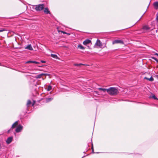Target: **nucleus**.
<instances>
[{"mask_svg": "<svg viewBox=\"0 0 158 158\" xmlns=\"http://www.w3.org/2000/svg\"><path fill=\"white\" fill-rule=\"evenodd\" d=\"M32 63H35L36 64H39L40 63L39 62H37L35 61H32Z\"/></svg>", "mask_w": 158, "mask_h": 158, "instance_id": "obj_24", "label": "nucleus"}, {"mask_svg": "<svg viewBox=\"0 0 158 158\" xmlns=\"http://www.w3.org/2000/svg\"><path fill=\"white\" fill-rule=\"evenodd\" d=\"M5 31V30L4 29H1V30H0V32L3 31Z\"/></svg>", "mask_w": 158, "mask_h": 158, "instance_id": "obj_26", "label": "nucleus"}, {"mask_svg": "<svg viewBox=\"0 0 158 158\" xmlns=\"http://www.w3.org/2000/svg\"><path fill=\"white\" fill-rule=\"evenodd\" d=\"M0 66H1V63H0Z\"/></svg>", "mask_w": 158, "mask_h": 158, "instance_id": "obj_34", "label": "nucleus"}, {"mask_svg": "<svg viewBox=\"0 0 158 158\" xmlns=\"http://www.w3.org/2000/svg\"><path fill=\"white\" fill-rule=\"evenodd\" d=\"M44 4H40L35 6V10L37 11H40L44 8Z\"/></svg>", "mask_w": 158, "mask_h": 158, "instance_id": "obj_2", "label": "nucleus"}, {"mask_svg": "<svg viewBox=\"0 0 158 158\" xmlns=\"http://www.w3.org/2000/svg\"><path fill=\"white\" fill-rule=\"evenodd\" d=\"M152 97L155 100L157 99V98L155 96L154 94H153L152 96Z\"/></svg>", "mask_w": 158, "mask_h": 158, "instance_id": "obj_23", "label": "nucleus"}, {"mask_svg": "<svg viewBox=\"0 0 158 158\" xmlns=\"http://www.w3.org/2000/svg\"><path fill=\"white\" fill-rule=\"evenodd\" d=\"M25 48L31 51L33 50L31 45L30 44L27 45L26 47H25Z\"/></svg>", "mask_w": 158, "mask_h": 158, "instance_id": "obj_6", "label": "nucleus"}, {"mask_svg": "<svg viewBox=\"0 0 158 158\" xmlns=\"http://www.w3.org/2000/svg\"><path fill=\"white\" fill-rule=\"evenodd\" d=\"M62 33L64 34H66V32H64V31H62Z\"/></svg>", "mask_w": 158, "mask_h": 158, "instance_id": "obj_31", "label": "nucleus"}, {"mask_svg": "<svg viewBox=\"0 0 158 158\" xmlns=\"http://www.w3.org/2000/svg\"><path fill=\"white\" fill-rule=\"evenodd\" d=\"M34 103H33L32 104V106H34Z\"/></svg>", "mask_w": 158, "mask_h": 158, "instance_id": "obj_32", "label": "nucleus"}, {"mask_svg": "<svg viewBox=\"0 0 158 158\" xmlns=\"http://www.w3.org/2000/svg\"><path fill=\"white\" fill-rule=\"evenodd\" d=\"M154 55H156L158 56V53H156L154 54Z\"/></svg>", "mask_w": 158, "mask_h": 158, "instance_id": "obj_30", "label": "nucleus"}, {"mask_svg": "<svg viewBox=\"0 0 158 158\" xmlns=\"http://www.w3.org/2000/svg\"><path fill=\"white\" fill-rule=\"evenodd\" d=\"M91 41L89 39H87L86 40H85L83 42V44L84 45H87L88 44H89V43H90L91 42Z\"/></svg>", "mask_w": 158, "mask_h": 158, "instance_id": "obj_5", "label": "nucleus"}, {"mask_svg": "<svg viewBox=\"0 0 158 158\" xmlns=\"http://www.w3.org/2000/svg\"><path fill=\"white\" fill-rule=\"evenodd\" d=\"M98 89L99 90L102 91L104 92H105L106 91H107V89L102 88H98Z\"/></svg>", "mask_w": 158, "mask_h": 158, "instance_id": "obj_19", "label": "nucleus"}, {"mask_svg": "<svg viewBox=\"0 0 158 158\" xmlns=\"http://www.w3.org/2000/svg\"><path fill=\"white\" fill-rule=\"evenodd\" d=\"M144 79H146L151 81H154V78L151 76L150 78H148L146 77H144Z\"/></svg>", "mask_w": 158, "mask_h": 158, "instance_id": "obj_12", "label": "nucleus"}, {"mask_svg": "<svg viewBox=\"0 0 158 158\" xmlns=\"http://www.w3.org/2000/svg\"><path fill=\"white\" fill-rule=\"evenodd\" d=\"M144 31H147L150 29V28L147 25H144L143 26L142 28Z\"/></svg>", "mask_w": 158, "mask_h": 158, "instance_id": "obj_8", "label": "nucleus"}, {"mask_svg": "<svg viewBox=\"0 0 158 158\" xmlns=\"http://www.w3.org/2000/svg\"><path fill=\"white\" fill-rule=\"evenodd\" d=\"M157 77H158V75L157 76Z\"/></svg>", "mask_w": 158, "mask_h": 158, "instance_id": "obj_35", "label": "nucleus"}, {"mask_svg": "<svg viewBox=\"0 0 158 158\" xmlns=\"http://www.w3.org/2000/svg\"><path fill=\"white\" fill-rule=\"evenodd\" d=\"M26 63H32V61H28L26 62Z\"/></svg>", "mask_w": 158, "mask_h": 158, "instance_id": "obj_27", "label": "nucleus"}, {"mask_svg": "<svg viewBox=\"0 0 158 158\" xmlns=\"http://www.w3.org/2000/svg\"><path fill=\"white\" fill-rule=\"evenodd\" d=\"M151 58L153 59L154 60L156 61L158 63V60L156 58L154 57H151Z\"/></svg>", "mask_w": 158, "mask_h": 158, "instance_id": "obj_22", "label": "nucleus"}, {"mask_svg": "<svg viewBox=\"0 0 158 158\" xmlns=\"http://www.w3.org/2000/svg\"><path fill=\"white\" fill-rule=\"evenodd\" d=\"M23 127L21 125H19L15 129V131L16 132H19L22 130Z\"/></svg>", "mask_w": 158, "mask_h": 158, "instance_id": "obj_4", "label": "nucleus"}, {"mask_svg": "<svg viewBox=\"0 0 158 158\" xmlns=\"http://www.w3.org/2000/svg\"><path fill=\"white\" fill-rule=\"evenodd\" d=\"M52 89V86L51 85H49L48 86V88L47 89V91H49L51 90Z\"/></svg>", "mask_w": 158, "mask_h": 158, "instance_id": "obj_21", "label": "nucleus"}, {"mask_svg": "<svg viewBox=\"0 0 158 158\" xmlns=\"http://www.w3.org/2000/svg\"><path fill=\"white\" fill-rule=\"evenodd\" d=\"M12 137H9L6 140V142L7 144H9L12 141Z\"/></svg>", "mask_w": 158, "mask_h": 158, "instance_id": "obj_7", "label": "nucleus"}, {"mask_svg": "<svg viewBox=\"0 0 158 158\" xmlns=\"http://www.w3.org/2000/svg\"><path fill=\"white\" fill-rule=\"evenodd\" d=\"M92 152H94V148H93V144H92Z\"/></svg>", "mask_w": 158, "mask_h": 158, "instance_id": "obj_28", "label": "nucleus"}, {"mask_svg": "<svg viewBox=\"0 0 158 158\" xmlns=\"http://www.w3.org/2000/svg\"><path fill=\"white\" fill-rule=\"evenodd\" d=\"M96 44L99 47H101V46H102V43L98 40H97V42L96 43Z\"/></svg>", "mask_w": 158, "mask_h": 158, "instance_id": "obj_9", "label": "nucleus"}, {"mask_svg": "<svg viewBox=\"0 0 158 158\" xmlns=\"http://www.w3.org/2000/svg\"><path fill=\"white\" fill-rule=\"evenodd\" d=\"M141 18H140V19H139V20H140V19H141Z\"/></svg>", "mask_w": 158, "mask_h": 158, "instance_id": "obj_33", "label": "nucleus"}, {"mask_svg": "<svg viewBox=\"0 0 158 158\" xmlns=\"http://www.w3.org/2000/svg\"><path fill=\"white\" fill-rule=\"evenodd\" d=\"M51 57H52V58L57 59H58V56L56 55L55 54H51Z\"/></svg>", "mask_w": 158, "mask_h": 158, "instance_id": "obj_18", "label": "nucleus"}, {"mask_svg": "<svg viewBox=\"0 0 158 158\" xmlns=\"http://www.w3.org/2000/svg\"><path fill=\"white\" fill-rule=\"evenodd\" d=\"M156 19L157 22H158V12L156 14Z\"/></svg>", "mask_w": 158, "mask_h": 158, "instance_id": "obj_25", "label": "nucleus"}, {"mask_svg": "<svg viewBox=\"0 0 158 158\" xmlns=\"http://www.w3.org/2000/svg\"><path fill=\"white\" fill-rule=\"evenodd\" d=\"M41 62L42 63H45L46 62V61L44 60H42L41 61Z\"/></svg>", "mask_w": 158, "mask_h": 158, "instance_id": "obj_29", "label": "nucleus"}, {"mask_svg": "<svg viewBox=\"0 0 158 158\" xmlns=\"http://www.w3.org/2000/svg\"><path fill=\"white\" fill-rule=\"evenodd\" d=\"M31 100H29L27 101V107H29L30 105L31 104Z\"/></svg>", "mask_w": 158, "mask_h": 158, "instance_id": "obj_17", "label": "nucleus"}, {"mask_svg": "<svg viewBox=\"0 0 158 158\" xmlns=\"http://www.w3.org/2000/svg\"><path fill=\"white\" fill-rule=\"evenodd\" d=\"M124 44V42L122 40H114L112 42V44Z\"/></svg>", "mask_w": 158, "mask_h": 158, "instance_id": "obj_3", "label": "nucleus"}, {"mask_svg": "<svg viewBox=\"0 0 158 158\" xmlns=\"http://www.w3.org/2000/svg\"><path fill=\"white\" fill-rule=\"evenodd\" d=\"M153 6L156 9H158V2H156L153 3Z\"/></svg>", "mask_w": 158, "mask_h": 158, "instance_id": "obj_10", "label": "nucleus"}, {"mask_svg": "<svg viewBox=\"0 0 158 158\" xmlns=\"http://www.w3.org/2000/svg\"><path fill=\"white\" fill-rule=\"evenodd\" d=\"M53 99V98H46L45 99L46 102H48Z\"/></svg>", "mask_w": 158, "mask_h": 158, "instance_id": "obj_14", "label": "nucleus"}, {"mask_svg": "<svg viewBox=\"0 0 158 158\" xmlns=\"http://www.w3.org/2000/svg\"><path fill=\"white\" fill-rule=\"evenodd\" d=\"M77 48H79L82 50H84L85 49V48L82 46L81 44H79L78 45Z\"/></svg>", "mask_w": 158, "mask_h": 158, "instance_id": "obj_15", "label": "nucleus"}, {"mask_svg": "<svg viewBox=\"0 0 158 158\" xmlns=\"http://www.w3.org/2000/svg\"><path fill=\"white\" fill-rule=\"evenodd\" d=\"M45 75V74L41 73L40 74L37 75L35 77L36 78H40L43 75Z\"/></svg>", "mask_w": 158, "mask_h": 158, "instance_id": "obj_16", "label": "nucleus"}, {"mask_svg": "<svg viewBox=\"0 0 158 158\" xmlns=\"http://www.w3.org/2000/svg\"><path fill=\"white\" fill-rule=\"evenodd\" d=\"M107 92L109 94L112 96H116L119 93L118 89L114 87H110L107 89Z\"/></svg>", "mask_w": 158, "mask_h": 158, "instance_id": "obj_1", "label": "nucleus"}, {"mask_svg": "<svg viewBox=\"0 0 158 158\" xmlns=\"http://www.w3.org/2000/svg\"><path fill=\"white\" fill-rule=\"evenodd\" d=\"M18 124V121H16L12 126L11 128H15Z\"/></svg>", "mask_w": 158, "mask_h": 158, "instance_id": "obj_13", "label": "nucleus"}, {"mask_svg": "<svg viewBox=\"0 0 158 158\" xmlns=\"http://www.w3.org/2000/svg\"><path fill=\"white\" fill-rule=\"evenodd\" d=\"M44 12L46 14H50V12L49 11L48 8H45L44 9Z\"/></svg>", "mask_w": 158, "mask_h": 158, "instance_id": "obj_11", "label": "nucleus"}, {"mask_svg": "<svg viewBox=\"0 0 158 158\" xmlns=\"http://www.w3.org/2000/svg\"><path fill=\"white\" fill-rule=\"evenodd\" d=\"M81 65H85V64H74V65L75 66H80Z\"/></svg>", "mask_w": 158, "mask_h": 158, "instance_id": "obj_20", "label": "nucleus"}]
</instances>
